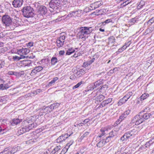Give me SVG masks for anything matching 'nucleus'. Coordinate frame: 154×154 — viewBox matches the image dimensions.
<instances>
[{
	"label": "nucleus",
	"instance_id": "obj_1",
	"mask_svg": "<svg viewBox=\"0 0 154 154\" xmlns=\"http://www.w3.org/2000/svg\"><path fill=\"white\" fill-rule=\"evenodd\" d=\"M151 116V114L149 113H146L142 114L141 112L139 113V115L134 117L131 121L133 123H135V125H138L142 123L146 120L149 119Z\"/></svg>",
	"mask_w": 154,
	"mask_h": 154
},
{
	"label": "nucleus",
	"instance_id": "obj_2",
	"mask_svg": "<svg viewBox=\"0 0 154 154\" xmlns=\"http://www.w3.org/2000/svg\"><path fill=\"white\" fill-rule=\"evenodd\" d=\"M77 30L78 35L80 36V38L84 40L85 39V36L91 33L94 29L91 27H80Z\"/></svg>",
	"mask_w": 154,
	"mask_h": 154
},
{
	"label": "nucleus",
	"instance_id": "obj_3",
	"mask_svg": "<svg viewBox=\"0 0 154 154\" xmlns=\"http://www.w3.org/2000/svg\"><path fill=\"white\" fill-rule=\"evenodd\" d=\"M60 0H51L49 3V10L52 12H58L59 6L60 4Z\"/></svg>",
	"mask_w": 154,
	"mask_h": 154
},
{
	"label": "nucleus",
	"instance_id": "obj_4",
	"mask_svg": "<svg viewBox=\"0 0 154 154\" xmlns=\"http://www.w3.org/2000/svg\"><path fill=\"white\" fill-rule=\"evenodd\" d=\"M34 10L30 6H26L24 7L22 9L23 15L26 18H29L33 17Z\"/></svg>",
	"mask_w": 154,
	"mask_h": 154
},
{
	"label": "nucleus",
	"instance_id": "obj_5",
	"mask_svg": "<svg viewBox=\"0 0 154 154\" xmlns=\"http://www.w3.org/2000/svg\"><path fill=\"white\" fill-rule=\"evenodd\" d=\"M37 10L38 13V17L39 15L41 19H43V16L45 15L47 12V9L46 7L43 5L40 6L38 7Z\"/></svg>",
	"mask_w": 154,
	"mask_h": 154
},
{
	"label": "nucleus",
	"instance_id": "obj_6",
	"mask_svg": "<svg viewBox=\"0 0 154 154\" xmlns=\"http://www.w3.org/2000/svg\"><path fill=\"white\" fill-rule=\"evenodd\" d=\"M3 23L6 26H8L11 25L12 23V20L8 15L3 16L2 19Z\"/></svg>",
	"mask_w": 154,
	"mask_h": 154
},
{
	"label": "nucleus",
	"instance_id": "obj_7",
	"mask_svg": "<svg viewBox=\"0 0 154 154\" xmlns=\"http://www.w3.org/2000/svg\"><path fill=\"white\" fill-rule=\"evenodd\" d=\"M65 39V36L64 35L60 36L57 39L56 43L57 46L58 48L62 47L63 46Z\"/></svg>",
	"mask_w": 154,
	"mask_h": 154
},
{
	"label": "nucleus",
	"instance_id": "obj_8",
	"mask_svg": "<svg viewBox=\"0 0 154 154\" xmlns=\"http://www.w3.org/2000/svg\"><path fill=\"white\" fill-rule=\"evenodd\" d=\"M61 148V146H56L51 152L48 149L39 154H55L56 152H58L60 149Z\"/></svg>",
	"mask_w": 154,
	"mask_h": 154
},
{
	"label": "nucleus",
	"instance_id": "obj_9",
	"mask_svg": "<svg viewBox=\"0 0 154 154\" xmlns=\"http://www.w3.org/2000/svg\"><path fill=\"white\" fill-rule=\"evenodd\" d=\"M43 69L42 66H36L31 70L30 75L31 76L35 75L38 72H40Z\"/></svg>",
	"mask_w": 154,
	"mask_h": 154
},
{
	"label": "nucleus",
	"instance_id": "obj_10",
	"mask_svg": "<svg viewBox=\"0 0 154 154\" xmlns=\"http://www.w3.org/2000/svg\"><path fill=\"white\" fill-rule=\"evenodd\" d=\"M109 135L106 137V139L107 142H109L113 137L117 135L116 131L115 130H112L109 134Z\"/></svg>",
	"mask_w": 154,
	"mask_h": 154
},
{
	"label": "nucleus",
	"instance_id": "obj_11",
	"mask_svg": "<svg viewBox=\"0 0 154 154\" xmlns=\"http://www.w3.org/2000/svg\"><path fill=\"white\" fill-rule=\"evenodd\" d=\"M23 0H14L13 1L12 5L14 8L20 7L23 3Z\"/></svg>",
	"mask_w": 154,
	"mask_h": 154
},
{
	"label": "nucleus",
	"instance_id": "obj_12",
	"mask_svg": "<svg viewBox=\"0 0 154 154\" xmlns=\"http://www.w3.org/2000/svg\"><path fill=\"white\" fill-rule=\"evenodd\" d=\"M30 51L29 49L27 48H22L18 50L17 51L18 54H20V56L23 55L27 54Z\"/></svg>",
	"mask_w": 154,
	"mask_h": 154
},
{
	"label": "nucleus",
	"instance_id": "obj_13",
	"mask_svg": "<svg viewBox=\"0 0 154 154\" xmlns=\"http://www.w3.org/2000/svg\"><path fill=\"white\" fill-rule=\"evenodd\" d=\"M20 64L21 66H32V61L30 60H24L21 61Z\"/></svg>",
	"mask_w": 154,
	"mask_h": 154
},
{
	"label": "nucleus",
	"instance_id": "obj_14",
	"mask_svg": "<svg viewBox=\"0 0 154 154\" xmlns=\"http://www.w3.org/2000/svg\"><path fill=\"white\" fill-rule=\"evenodd\" d=\"M67 138V135L64 134L59 137L56 140L57 143H61Z\"/></svg>",
	"mask_w": 154,
	"mask_h": 154
},
{
	"label": "nucleus",
	"instance_id": "obj_15",
	"mask_svg": "<svg viewBox=\"0 0 154 154\" xmlns=\"http://www.w3.org/2000/svg\"><path fill=\"white\" fill-rule=\"evenodd\" d=\"M106 139H103L100 140L97 144V146L99 147L100 148L102 147L105 143L109 142L107 141Z\"/></svg>",
	"mask_w": 154,
	"mask_h": 154
},
{
	"label": "nucleus",
	"instance_id": "obj_16",
	"mask_svg": "<svg viewBox=\"0 0 154 154\" xmlns=\"http://www.w3.org/2000/svg\"><path fill=\"white\" fill-rule=\"evenodd\" d=\"M41 62L42 65L44 66V67H46L49 64L50 60L48 59H43L42 60Z\"/></svg>",
	"mask_w": 154,
	"mask_h": 154
},
{
	"label": "nucleus",
	"instance_id": "obj_17",
	"mask_svg": "<svg viewBox=\"0 0 154 154\" xmlns=\"http://www.w3.org/2000/svg\"><path fill=\"white\" fill-rule=\"evenodd\" d=\"M107 130V129L106 128H102L100 131L101 132V134H100L97 137V139H99V138L102 137L103 136L105 135L106 133L105 131Z\"/></svg>",
	"mask_w": 154,
	"mask_h": 154
},
{
	"label": "nucleus",
	"instance_id": "obj_18",
	"mask_svg": "<svg viewBox=\"0 0 154 154\" xmlns=\"http://www.w3.org/2000/svg\"><path fill=\"white\" fill-rule=\"evenodd\" d=\"M103 4V3L101 1L96 2L94 3L91 5V6H94V9L97 8Z\"/></svg>",
	"mask_w": 154,
	"mask_h": 154
},
{
	"label": "nucleus",
	"instance_id": "obj_19",
	"mask_svg": "<svg viewBox=\"0 0 154 154\" xmlns=\"http://www.w3.org/2000/svg\"><path fill=\"white\" fill-rule=\"evenodd\" d=\"M103 84V79H100L97 82H95L94 83V85L93 86V89L95 88L100 85Z\"/></svg>",
	"mask_w": 154,
	"mask_h": 154
},
{
	"label": "nucleus",
	"instance_id": "obj_20",
	"mask_svg": "<svg viewBox=\"0 0 154 154\" xmlns=\"http://www.w3.org/2000/svg\"><path fill=\"white\" fill-rule=\"evenodd\" d=\"M131 0H116L117 2H120L123 1L124 2L122 4V7H125L126 5L131 2Z\"/></svg>",
	"mask_w": 154,
	"mask_h": 154
},
{
	"label": "nucleus",
	"instance_id": "obj_21",
	"mask_svg": "<svg viewBox=\"0 0 154 154\" xmlns=\"http://www.w3.org/2000/svg\"><path fill=\"white\" fill-rule=\"evenodd\" d=\"M26 129L25 127L19 129L17 132V135H20L25 132H27Z\"/></svg>",
	"mask_w": 154,
	"mask_h": 154
},
{
	"label": "nucleus",
	"instance_id": "obj_22",
	"mask_svg": "<svg viewBox=\"0 0 154 154\" xmlns=\"http://www.w3.org/2000/svg\"><path fill=\"white\" fill-rule=\"evenodd\" d=\"M28 57V56H20V57L17 56H14L13 57V59L14 60L18 61L21 59H24L25 58H27Z\"/></svg>",
	"mask_w": 154,
	"mask_h": 154
},
{
	"label": "nucleus",
	"instance_id": "obj_23",
	"mask_svg": "<svg viewBox=\"0 0 154 154\" xmlns=\"http://www.w3.org/2000/svg\"><path fill=\"white\" fill-rule=\"evenodd\" d=\"M112 100V99L109 98L107 99V100H105L103 101L100 103V106H105L106 105H108Z\"/></svg>",
	"mask_w": 154,
	"mask_h": 154
},
{
	"label": "nucleus",
	"instance_id": "obj_24",
	"mask_svg": "<svg viewBox=\"0 0 154 154\" xmlns=\"http://www.w3.org/2000/svg\"><path fill=\"white\" fill-rule=\"evenodd\" d=\"M37 125L36 124L32 123L31 124H29L28 127L25 126V127L26 129V130L27 131H29L30 130L32 129L33 128H35L37 126Z\"/></svg>",
	"mask_w": 154,
	"mask_h": 154
},
{
	"label": "nucleus",
	"instance_id": "obj_25",
	"mask_svg": "<svg viewBox=\"0 0 154 154\" xmlns=\"http://www.w3.org/2000/svg\"><path fill=\"white\" fill-rule=\"evenodd\" d=\"M22 121V119H14L12 120L11 125H16L20 123Z\"/></svg>",
	"mask_w": 154,
	"mask_h": 154
},
{
	"label": "nucleus",
	"instance_id": "obj_26",
	"mask_svg": "<svg viewBox=\"0 0 154 154\" xmlns=\"http://www.w3.org/2000/svg\"><path fill=\"white\" fill-rule=\"evenodd\" d=\"M20 149V147L17 146L14 148H13L11 149H10V153L14 154Z\"/></svg>",
	"mask_w": 154,
	"mask_h": 154
},
{
	"label": "nucleus",
	"instance_id": "obj_27",
	"mask_svg": "<svg viewBox=\"0 0 154 154\" xmlns=\"http://www.w3.org/2000/svg\"><path fill=\"white\" fill-rule=\"evenodd\" d=\"M127 100L124 97L119 100L118 104L119 106L122 105L125 103Z\"/></svg>",
	"mask_w": 154,
	"mask_h": 154
},
{
	"label": "nucleus",
	"instance_id": "obj_28",
	"mask_svg": "<svg viewBox=\"0 0 154 154\" xmlns=\"http://www.w3.org/2000/svg\"><path fill=\"white\" fill-rule=\"evenodd\" d=\"M58 62L57 58L56 57H53L51 60V65H55Z\"/></svg>",
	"mask_w": 154,
	"mask_h": 154
},
{
	"label": "nucleus",
	"instance_id": "obj_29",
	"mask_svg": "<svg viewBox=\"0 0 154 154\" xmlns=\"http://www.w3.org/2000/svg\"><path fill=\"white\" fill-rule=\"evenodd\" d=\"M58 78L57 77H54L53 79L50 82L48 85V86L49 87L52 86V85L54 84L55 82L58 79Z\"/></svg>",
	"mask_w": 154,
	"mask_h": 154
},
{
	"label": "nucleus",
	"instance_id": "obj_30",
	"mask_svg": "<svg viewBox=\"0 0 154 154\" xmlns=\"http://www.w3.org/2000/svg\"><path fill=\"white\" fill-rule=\"evenodd\" d=\"M54 106H46L44 109H39L40 110V111H41L42 112H46V110L49 109H51L52 108V107H53V109H54Z\"/></svg>",
	"mask_w": 154,
	"mask_h": 154
},
{
	"label": "nucleus",
	"instance_id": "obj_31",
	"mask_svg": "<svg viewBox=\"0 0 154 154\" xmlns=\"http://www.w3.org/2000/svg\"><path fill=\"white\" fill-rule=\"evenodd\" d=\"M149 96V95L148 93H144L140 97V99L141 101L142 100H144V99H146Z\"/></svg>",
	"mask_w": 154,
	"mask_h": 154
},
{
	"label": "nucleus",
	"instance_id": "obj_32",
	"mask_svg": "<svg viewBox=\"0 0 154 154\" xmlns=\"http://www.w3.org/2000/svg\"><path fill=\"white\" fill-rule=\"evenodd\" d=\"M104 96L102 95H100L96 98V100L97 101L101 102L104 98Z\"/></svg>",
	"mask_w": 154,
	"mask_h": 154
},
{
	"label": "nucleus",
	"instance_id": "obj_33",
	"mask_svg": "<svg viewBox=\"0 0 154 154\" xmlns=\"http://www.w3.org/2000/svg\"><path fill=\"white\" fill-rule=\"evenodd\" d=\"M113 19H109L106 20L105 21L102 22V24L103 25H105L106 24H108L109 23L112 22Z\"/></svg>",
	"mask_w": 154,
	"mask_h": 154
},
{
	"label": "nucleus",
	"instance_id": "obj_34",
	"mask_svg": "<svg viewBox=\"0 0 154 154\" xmlns=\"http://www.w3.org/2000/svg\"><path fill=\"white\" fill-rule=\"evenodd\" d=\"M78 11H72L71 12L67 15V17L69 18L74 16L76 15L77 14Z\"/></svg>",
	"mask_w": 154,
	"mask_h": 154
},
{
	"label": "nucleus",
	"instance_id": "obj_35",
	"mask_svg": "<svg viewBox=\"0 0 154 154\" xmlns=\"http://www.w3.org/2000/svg\"><path fill=\"white\" fill-rule=\"evenodd\" d=\"M133 93L131 92H129L124 97L128 100L132 95Z\"/></svg>",
	"mask_w": 154,
	"mask_h": 154
},
{
	"label": "nucleus",
	"instance_id": "obj_36",
	"mask_svg": "<svg viewBox=\"0 0 154 154\" xmlns=\"http://www.w3.org/2000/svg\"><path fill=\"white\" fill-rule=\"evenodd\" d=\"M132 132L133 131H128L127 132L125 133L128 139L131 136L134 135V134Z\"/></svg>",
	"mask_w": 154,
	"mask_h": 154
},
{
	"label": "nucleus",
	"instance_id": "obj_37",
	"mask_svg": "<svg viewBox=\"0 0 154 154\" xmlns=\"http://www.w3.org/2000/svg\"><path fill=\"white\" fill-rule=\"evenodd\" d=\"M115 39L114 36H111L108 38L109 42L112 43L115 42Z\"/></svg>",
	"mask_w": 154,
	"mask_h": 154
},
{
	"label": "nucleus",
	"instance_id": "obj_38",
	"mask_svg": "<svg viewBox=\"0 0 154 154\" xmlns=\"http://www.w3.org/2000/svg\"><path fill=\"white\" fill-rule=\"evenodd\" d=\"M10 148H7L5 149L4 151L2 152V154H8L10 153Z\"/></svg>",
	"mask_w": 154,
	"mask_h": 154
},
{
	"label": "nucleus",
	"instance_id": "obj_39",
	"mask_svg": "<svg viewBox=\"0 0 154 154\" xmlns=\"http://www.w3.org/2000/svg\"><path fill=\"white\" fill-rule=\"evenodd\" d=\"M68 148L67 146H65L62 150L60 154H65L67 151Z\"/></svg>",
	"mask_w": 154,
	"mask_h": 154
},
{
	"label": "nucleus",
	"instance_id": "obj_40",
	"mask_svg": "<svg viewBox=\"0 0 154 154\" xmlns=\"http://www.w3.org/2000/svg\"><path fill=\"white\" fill-rule=\"evenodd\" d=\"M91 63L89 61L83 63L82 66L85 67L91 65Z\"/></svg>",
	"mask_w": 154,
	"mask_h": 154
},
{
	"label": "nucleus",
	"instance_id": "obj_41",
	"mask_svg": "<svg viewBox=\"0 0 154 154\" xmlns=\"http://www.w3.org/2000/svg\"><path fill=\"white\" fill-rule=\"evenodd\" d=\"M34 43L32 42H30L26 44V45L28 48H30L33 46Z\"/></svg>",
	"mask_w": 154,
	"mask_h": 154
},
{
	"label": "nucleus",
	"instance_id": "obj_42",
	"mask_svg": "<svg viewBox=\"0 0 154 154\" xmlns=\"http://www.w3.org/2000/svg\"><path fill=\"white\" fill-rule=\"evenodd\" d=\"M126 113V112L124 113V115H122L121 116H120L119 117V119H120V121H122V120L124 119L126 117V116L125 115V114ZM126 114H127V113H126Z\"/></svg>",
	"mask_w": 154,
	"mask_h": 154
},
{
	"label": "nucleus",
	"instance_id": "obj_43",
	"mask_svg": "<svg viewBox=\"0 0 154 154\" xmlns=\"http://www.w3.org/2000/svg\"><path fill=\"white\" fill-rule=\"evenodd\" d=\"M74 142L73 140H71L69 143H67L66 146H67V147L69 149L70 146H71Z\"/></svg>",
	"mask_w": 154,
	"mask_h": 154
},
{
	"label": "nucleus",
	"instance_id": "obj_44",
	"mask_svg": "<svg viewBox=\"0 0 154 154\" xmlns=\"http://www.w3.org/2000/svg\"><path fill=\"white\" fill-rule=\"evenodd\" d=\"M6 132V129H2L0 127V134H3Z\"/></svg>",
	"mask_w": 154,
	"mask_h": 154
},
{
	"label": "nucleus",
	"instance_id": "obj_45",
	"mask_svg": "<svg viewBox=\"0 0 154 154\" xmlns=\"http://www.w3.org/2000/svg\"><path fill=\"white\" fill-rule=\"evenodd\" d=\"M127 139L128 138H127V137L125 134L122 137H121V140L122 141H124L125 140H127Z\"/></svg>",
	"mask_w": 154,
	"mask_h": 154
},
{
	"label": "nucleus",
	"instance_id": "obj_46",
	"mask_svg": "<svg viewBox=\"0 0 154 154\" xmlns=\"http://www.w3.org/2000/svg\"><path fill=\"white\" fill-rule=\"evenodd\" d=\"M35 142L34 139H30L26 141V144H32Z\"/></svg>",
	"mask_w": 154,
	"mask_h": 154
},
{
	"label": "nucleus",
	"instance_id": "obj_47",
	"mask_svg": "<svg viewBox=\"0 0 154 154\" xmlns=\"http://www.w3.org/2000/svg\"><path fill=\"white\" fill-rule=\"evenodd\" d=\"M154 22V17H152L147 22L148 23H150V24L153 23Z\"/></svg>",
	"mask_w": 154,
	"mask_h": 154
},
{
	"label": "nucleus",
	"instance_id": "obj_48",
	"mask_svg": "<svg viewBox=\"0 0 154 154\" xmlns=\"http://www.w3.org/2000/svg\"><path fill=\"white\" fill-rule=\"evenodd\" d=\"M118 70V68H114L112 70L111 69L110 70V71L111 73H113L115 72H116Z\"/></svg>",
	"mask_w": 154,
	"mask_h": 154
},
{
	"label": "nucleus",
	"instance_id": "obj_49",
	"mask_svg": "<svg viewBox=\"0 0 154 154\" xmlns=\"http://www.w3.org/2000/svg\"><path fill=\"white\" fill-rule=\"evenodd\" d=\"M73 134V132L72 131H69L67 133L65 134L67 135V138L69 137L70 135H71Z\"/></svg>",
	"mask_w": 154,
	"mask_h": 154
},
{
	"label": "nucleus",
	"instance_id": "obj_50",
	"mask_svg": "<svg viewBox=\"0 0 154 154\" xmlns=\"http://www.w3.org/2000/svg\"><path fill=\"white\" fill-rule=\"evenodd\" d=\"M4 62L2 60L0 61V69L3 67L4 66Z\"/></svg>",
	"mask_w": 154,
	"mask_h": 154
},
{
	"label": "nucleus",
	"instance_id": "obj_51",
	"mask_svg": "<svg viewBox=\"0 0 154 154\" xmlns=\"http://www.w3.org/2000/svg\"><path fill=\"white\" fill-rule=\"evenodd\" d=\"M85 70H86V69L85 68L84 69H81L79 71L81 74H84L85 73Z\"/></svg>",
	"mask_w": 154,
	"mask_h": 154
},
{
	"label": "nucleus",
	"instance_id": "obj_52",
	"mask_svg": "<svg viewBox=\"0 0 154 154\" xmlns=\"http://www.w3.org/2000/svg\"><path fill=\"white\" fill-rule=\"evenodd\" d=\"M121 121L120 120V119H118L116 122L115 124V125L116 126L117 125L119 124L120 122H121Z\"/></svg>",
	"mask_w": 154,
	"mask_h": 154
},
{
	"label": "nucleus",
	"instance_id": "obj_53",
	"mask_svg": "<svg viewBox=\"0 0 154 154\" xmlns=\"http://www.w3.org/2000/svg\"><path fill=\"white\" fill-rule=\"evenodd\" d=\"M4 90L7 89L9 87V85L7 84H4Z\"/></svg>",
	"mask_w": 154,
	"mask_h": 154
},
{
	"label": "nucleus",
	"instance_id": "obj_54",
	"mask_svg": "<svg viewBox=\"0 0 154 154\" xmlns=\"http://www.w3.org/2000/svg\"><path fill=\"white\" fill-rule=\"evenodd\" d=\"M0 90H4V85L3 83L0 84Z\"/></svg>",
	"mask_w": 154,
	"mask_h": 154
},
{
	"label": "nucleus",
	"instance_id": "obj_55",
	"mask_svg": "<svg viewBox=\"0 0 154 154\" xmlns=\"http://www.w3.org/2000/svg\"><path fill=\"white\" fill-rule=\"evenodd\" d=\"M89 132H86L85 134H84L81 137H86V136L88 135L89 134Z\"/></svg>",
	"mask_w": 154,
	"mask_h": 154
},
{
	"label": "nucleus",
	"instance_id": "obj_56",
	"mask_svg": "<svg viewBox=\"0 0 154 154\" xmlns=\"http://www.w3.org/2000/svg\"><path fill=\"white\" fill-rule=\"evenodd\" d=\"M67 50H68L70 52H72V53L75 52V50L72 48H69Z\"/></svg>",
	"mask_w": 154,
	"mask_h": 154
},
{
	"label": "nucleus",
	"instance_id": "obj_57",
	"mask_svg": "<svg viewBox=\"0 0 154 154\" xmlns=\"http://www.w3.org/2000/svg\"><path fill=\"white\" fill-rule=\"evenodd\" d=\"M65 53V51H60L59 52V54L60 55H64Z\"/></svg>",
	"mask_w": 154,
	"mask_h": 154
},
{
	"label": "nucleus",
	"instance_id": "obj_58",
	"mask_svg": "<svg viewBox=\"0 0 154 154\" xmlns=\"http://www.w3.org/2000/svg\"><path fill=\"white\" fill-rule=\"evenodd\" d=\"M130 45V44H129L128 46H127V44H125V45H123L122 47L125 50V49L126 48L129 46Z\"/></svg>",
	"mask_w": 154,
	"mask_h": 154
},
{
	"label": "nucleus",
	"instance_id": "obj_59",
	"mask_svg": "<svg viewBox=\"0 0 154 154\" xmlns=\"http://www.w3.org/2000/svg\"><path fill=\"white\" fill-rule=\"evenodd\" d=\"M136 21V19L135 18H133L131 20V22L133 23H135Z\"/></svg>",
	"mask_w": 154,
	"mask_h": 154
},
{
	"label": "nucleus",
	"instance_id": "obj_60",
	"mask_svg": "<svg viewBox=\"0 0 154 154\" xmlns=\"http://www.w3.org/2000/svg\"><path fill=\"white\" fill-rule=\"evenodd\" d=\"M72 53V52H70L68 50H67L66 53V54L67 55H69Z\"/></svg>",
	"mask_w": 154,
	"mask_h": 154
},
{
	"label": "nucleus",
	"instance_id": "obj_61",
	"mask_svg": "<svg viewBox=\"0 0 154 154\" xmlns=\"http://www.w3.org/2000/svg\"><path fill=\"white\" fill-rule=\"evenodd\" d=\"M143 5L140 4H139V5L137 6V9H139L141 8L142 7Z\"/></svg>",
	"mask_w": 154,
	"mask_h": 154
},
{
	"label": "nucleus",
	"instance_id": "obj_62",
	"mask_svg": "<svg viewBox=\"0 0 154 154\" xmlns=\"http://www.w3.org/2000/svg\"><path fill=\"white\" fill-rule=\"evenodd\" d=\"M150 145V144L148 143V142H147L145 144V147L147 148L148 147H149Z\"/></svg>",
	"mask_w": 154,
	"mask_h": 154
},
{
	"label": "nucleus",
	"instance_id": "obj_63",
	"mask_svg": "<svg viewBox=\"0 0 154 154\" xmlns=\"http://www.w3.org/2000/svg\"><path fill=\"white\" fill-rule=\"evenodd\" d=\"M95 60V59L94 58H93L91 60L89 61L91 63V64Z\"/></svg>",
	"mask_w": 154,
	"mask_h": 154
},
{
	"label": "nucleus",
	"instance_id": "obj_64",
	"mask_svg": "<svg viewBox=\"0 0 154 154\" xmlns=\"http://www.w3.org/2000/svg\"><path fill=\"white\" fill-rule=\"evenodd\" d=\"M89 119H85L83 121V122L85 123H86L89 121Z\"/></svg>",
	"mask_w": 154,
	"mask_h": 154
}]
</instances>
